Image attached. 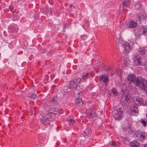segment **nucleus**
Returning <instances> with one entry per match:
<instances>
[{
	"label": "nucleus",
	"instance_id": "obj_1",
	"mask_svg": "<svg viewBox=\"0 0 147 147\" xmlns=\"http://www.w3.org/2000/svg\"><path fill=\"white\" fill-rule=\"evenodd\" d=\"M134 86L138 87L147 92V80L141 77H137L134 82Z\"/></svg>",
	"mask_w": 147,
	"mask_h": 147
},
{
	"label": "nucleus",
	"instance_id": "obj_2",
	"mask_svg": "<svg viewBox=\"0 0 147 147\" xmlns=\"http://www.w3.org/2000/svg\"><path fill=\"white\" fill-rule=\"evenodd\" d=\"M132 57L134 58L133 62L135 65L142 66L144 64L143 61V59L136 54H134L132 55Z\"/></svg>",
	"mask_w": 147,
	"mask_h": 147
},
{
	"label": "nucleus",
	"instance_id": "obj_3",
	"mask_svg": "<svg viewBox=\"0 0 147 147\" xmlns=\"http://www.w3.org/2000/svg\"><path fill=\"white\" fill-rule=\"evenodd\" d=\"M123 112L122 108L119 107L114 110L113 113L114 117L117 120L120 119L122 117Z\"/></svg>",
	"mask_w": 147,
	"mask_h": 147
},
{
	"label": "nucleus",
	"instance_id": "obj_4",
	"mask_svg": "<svg viewBox=\"0 0 147 147\" xmlns=\"http://www.w3.org/2000/svg\"><path fill=\"white\" fill-rule=\"evenodd\" d=\"M136 137L138 138L140 141H142L146 139L147 135L145 132L137 131L136 132Z\"/></svg>",
	"mask_w": 147,
	"mask_h": 147
},
{
	"label": "nucleus",
	"instance_id": "obj_5",
	"mask_svg": "<svg viewBox=\"0 0 147 147\" xmlns=\"http://www.w3.org/2000/svg\"><path fill=\"white\" fill-rule=\"evenodd\" d=\"M39 118L40 119L41 123L45 125H47L49 123V119L51 117H47V114L46 116L41 115L39 116Z\"/></svg>",
	"mask_w": 147,
	"mask_h": 147
},
{
	"label": "nucleus",
	"instance_id": "obj_6",
	"mask_svg": "<svg viewBox=\"0 0 147 147\" xmlns=\"http://www.w3.org/2000/svg\"><path fill=\"white\" fill-rule=\"evenodd\" d=\"M58 112V108H52L49 111V113L47 114V117L51 118L52 117H54L57 114Z\"/></svg>",
	"mask_w": 147,
	"mask_h": 147
},
{
	"label": "nucleus",
	"instance_id": "obj_7",
	"mask_svg": "<svg viewBox=\"0 0 147 147\" xmlns=\"http://www.w3.org/2000/svg\"><path fill=\"white\" fill-rule=\"evenodd\" d=\"M133 100L137 105H144L145 103L143 100L142 98L138 96H136L133 98Z\"/></svg>",
	"mask_w": 147,
	"mask_h": 147
},
{
	"label": "nucleus",
	"instance_id": "obj_8",
	"mask_svg": "<svg viewBox=\"0 0 147 147\" xmlns=\"http://www.w3.org/2000/svg\"><path fill=\"white\" fill-rule=\"evenodd\" d=\"M86 116L90 118H92L96 117V115L93 110L89 109L87 111Z\"/></svg>",
	"mask_w": 147,
	"mask_h": 147
},
{
	"label": "nucleus",
	"instance_id": "obj_9",
	"mask_svg": "<svg viewBox=\"0 0 147 147\" xmlns=\"http://www.w3.org/2000/svg\"><path fill=\"white\" fill-rule=\"evenodd\" d=\"M137 78V77H136L135 75L132 74H130L128 76L127 79L130 82V84H131V87H133V85H131L132 83H133V84L134 86V82Z\"/></svg>",
	"mask_w": 147,
	"mask_h": 147
},
{
	"label": "nucleus",
	"instance_id": "obj_10",
	"mask_svg": "<svg viewBox=\"0 0 147 147\" xmlns=\"http://www.w3.org/2000/svg\"><path fill=\"white\" fill-rule=\"evenodd\" d=\"M130 2L129 0H124L123 2V10L124 12H127L125 7H129L130 5Z\"/></svg>",
	"mask_w": 147,
	"mask_h": 147
},
{
	"label": "nucleus",
	"instance_id": "obj_11",
	"mask_svg": "<svg viewBox=\"0 0 147 147\" xmlns=\"http://www.w3.org/2000/svg\"><path fill=\"white\" fill-rule=\"evenodd\" d=\"M77 85L75 81L73 80L70 81L68 86L69 88L71 89H75Z\"/></svg>",
	"mask_w": 147,
	"mask_h": 147
},
{
	"label": "nucleus",
	"instance_id": "obj_12",
	"mask_svg": "<svg viewBox=\"0 0 147 147\" xmlns=\"http://www.w3.org/2000/svg\"><path fill=\"white\" fill-rule=\"evenodd\" d=\"M138 111L137 107L135 106H133L131 108V113L132 115L136 116V114L138 113Z\"/></svg>",
	"mask_w": 147,
	"mask_h": 147
},
{
	"label": "nucleus",
	"instance_id": "obj_13",
	"mask_svg": "<svg viewBox=\"0 0 147 147\" xmlns=\"http://www.w3.org/2000/svg\"><path fill=\"white\" fill-rule=\"evenodd\" d=\"M137 26V23L133 21H130L127 24V27L129 28H134Z\"/></svg>",
	"mask_w": 147,
	"mask_h": 147
},
{
	"label": "nucleus",
	"instance_id": "obj_14",
	"mask_svg": "<svg viewBox=\"0 0 147 147\" xmlns=\"http://www.w3.org/2000/svg\"><path fill=\"white\" fill-rule=\"evenodd\" d=\"M123 47L124 48L125 51L127 53L131 50L130 45L127 42L124 43L123 44Z\"/></svg>",
	"mask_w": 147,
	"mask_h": 147
},
{
	"label": "nucleus",
	"instance_id": "obj_15",
	"mask_svg": "<svg viewBox=\"0 0 147 147\" xmlns=\"http://www.w3.org/2000/svg\"><path fill=\"white\" fill-rule=\"evenodd\" d=\"M99 80L100 81L102 80L103 82L105 83L106 85H107L108 82L109 81V77L107 76H102L101 77L100 76L99 78Z\"/></svg>",
	"mask_w": 147,
	"mask_h": 147
},
{
	"label": "nucleus",
	"instance_id": "obj_16",
	"mask_svg": "<svg viewBox=\"0 0 147 147\" xmlns=\"http://www.w3.org/2000/svg\"><path fill=\"white\" fill-rule=\"evenodd\" d=\"M131 147H140V143L137 141L134 140L131 142L130 144Z\"/></svg>",
	"mask_w": 147,
	"mask_h": 147
},
{
	"label": "nucleus",
	"instance_id": "obj_17",
	"mask_svg": "<svg viewBox=\"0 0 147 147\" xmlns=\"http://www.w3.org/2000/svg\"><path fill=\"white\" fill-rule=\"evenodd\" d=\"M138 51L141 55H143L146 53L147 51V49L145 47L139 48L138 49Z\"/></svg>",
	"mask_w": 147,
	"mask_h": 147
},
{
	"label": "nucleus",
	"instance_id": "obj_18",
	"mask_svg": "<svg viewBox=\"0 0 147 147\" xmlns=\"http://www.w3.org/2000/svg\"><path fill=\"white\" fill-rule=\"evenodd\" d=\"M90 76H91L90 73L85 72L83 73L82 78L84 80H86L88 78H90Z\"/></svg>",
	"mask_w": 147,
	"mask_h": 147
},
{
	"label": "nucleus",
	"instance_id": "obj_19",
	"mask_svg": "<svg viewBox=\"0 0 147 147\" xmlns=\"http://www.w3.org/2000/svg\"><path fill=\"white\" fill-rule=\"evenodd\" d=\"M75 103L78 105H82L83 104L82 99L80 98H78V97L76 98L75 100Z\"/></svg>",
	"mask_w": 147,
	"mask_h": 147
},
{
	"label": "nucleus",
	"instance_id": "obj_20",
	"mask_svg": "<svg viewBox=\"0 0 147 147\" xmlns=\"http://www.w3.org/2000/svg\"><path fill=\"white\" fill-rule=\"evenodd\" d=\"M140 31L142 34L147 36V26L142 27Z\"/></svg>",
	"mask_w": 147,
	"mask_h": 147
},
{
	"label": "nucleus",
	"instance_id": "obj_21",
	"mask_svg": "<svg viewBox=\"0 0 147 147\" xmlns=\"http://www.w3.org/2000/svg\"><path fill=\"white\" fill-rule=\"evenodd\" d=\"M141 2L140 1L137 2L135 5V8L137 9L141 8L142 6L141 4Z\"/></svg>",
	"mask_w": 147,
	"mask_h": 147
},
{
	"label": "nucleus",
	"instance_id": "obj_22",
	"mask_svg": "<svg viewBox=\"0 0 147 147\" xmlns=\"http://www.w3.org/2000/svg\"><path fill=\"white\" fill-rule=\"evenodd\" d=\"M108 146L111 147H117V146L115 142L113 141L110 142L108 144Z\"/></svg>",
	"mask_w": 147,
	"mask_h": 147
},
{
	"label": "nucleus",
	"instance_id": "obj_23",
	"mask_svg": "<svg viewBox=\"0 0 147 147\" xmlns=\"http://www.w3.org/2000/svg\"><path fill=\"white\" fill-rule=\"evenodd\" d=\"M67 121L69 122V124L71 125H74V123H75V121L73 119L68 118Z\"/></svg>",
	"mask_w": 147,
	"mask_h": 147
},
{
	"label": "nucleus",
	"instance_id": "obj_24",
	"mask_svg": "<svg viewBox=\"0 0 147 147\" xmlns=\"http://www.w3.org/2000/svg\"><path fill=\"white\" fill-rule=\"evenodd\" d=\"M90 25V23L89 21H86L84 23L83 27L85 29H87Z\"/></svg>",
	"mask_w": 147,
	"mask_h": 147
},
{
	"label": "nucleus",
	"instance_id": "obj_25",
	"mask_svg": "<svg viewBox=\"0 0 147 147\" xmlns=\"http://www.w3.org/2000/svg\"><path fill=\"white\" fill-rule=\"evenodd\" d=\"M112 92L113 95L115 96H117L118 94L117 89L115 88H113L112 90Z\"/></svg>",
	"mask_w": 147,
	"mask_h": 147
},
{
	"label": "nucleus",
	"instance_id": "obj_26",
	"mask_svg": "<svg viewBox=\"0 0 147 147\" xmlns=\"http://www.w3.org/2000/svg\"><path fill=\"white\" fill-rule=\"evenodd\" d=\"M57 100V97L55 96L53 97L51 99H50V102H51L53 103H55L56 101Z\"/></svg>",
	"mask_w": 147,
	"mask_h": 147
},
{
	"label": "nucleus",
	"instance_id": "obj_27",
	"mask_svg": "<svg viewBox=\"0 0 147 147\" xmlns=\"http://www.w3.org/2000/svg\"><path fill=\"white\" fill-rule=\"evenodd\" d=\"M88 37V36L87 35L83 34L80 36V38L81 39L83 40H85Z\"/></svg>",
	"mask_w": 147,
	"mask_h": 147
},
{
	"label": "nucleus",
	"instance_id": "obj_28",
	"mask_svg": "<svg viewBox=\"0 0 147 147\" xmlns=\"http://www.w3.org/2000/svg\"><path fill=\"white\" fill-rule=\"evenodd\" d=\"M132 129V127L131 126L129 125L127 127H126L125 128V131L127 132H129L130 131H131Z\"/></svg>",
	"mask_w": 147,
	"mask_h": 147
},
{
	"label": "nucleus",
	"instance_id": "obj_29",
	"mask_svg": "<svg viewBox=\"0 0 147 147\" xmlns=\"http://www.w3.org/2000/svg\"><path fill=\"white\" fill-rule=\"evenodd\" d=\"M125 98V99L126 100V101L127 102L128 100H129L130 98V96L128 94H123Z\"/></svg>",
	"mask_w": 147,
	"mask_h": 147
},
{
	"label": "nucleus",
	"instance_id": "obj_30",
	"mask_svg": "<svg viewBox=\"0 0 147 147\" xmlns=\"http://www.w3.org/2000/svg\"><path fill=\"white\" fill-rule=\"evenodd\" d=\"M73 80L75 81V83L78 85L80 83L81 80V78H78L76 79H74Z\"/></svg>",
	"mask_w": 147,
	"mask_h": 147
},
{
	"label": "nucleus",
	"instance_id": "obj_31",
	"mask_svg": "<svg viewBox=\"0 0 147 147\" xmlns=\"http://www.w3.org/2000/svg\"><path fill=\"white\" fill-rule=\"evenodd\" d=\"M121 102H123V103H125L126 100L125 98V96L124 95H122L121 98Z\"/></svg>",
	"mask_w": 147,
	"mask_h": 147
},
{
	"label": "nucleus",
	"instance_id": "obj_32",
	"mask_svg": "<svg viewBox=\"0 0 147 147\" xmlns=\"http://www.w3.org/2000/svg\"><path fill=\"white\" fill-rule=\"evenodd\" d=\"M9 31L12 32H13L14 31H15L16 30V28L11 26L9 27Z\"/></svg>",
	"mask_w": 147,
	"mask_h": 147
},
{
	"label": "nucleus",
	"instance_id": "obj_33",
	"mask_svg": "<svg viewBox=\"0 0 147 147\" xmlns=\"http://www.w3.org/2000/svg\"><path fill=\"white\" fill-rule=\"evenodd\" d=\"M37 97V95L35 93H32L31 95V98L32 99H33Z\"/></svg>",
	"mask_w": 147,
	"mask_h": 147
},
{
	"label": "nucleus",
	"instance_id": "obj_34",
	"mask_svg": "<svg viewBox=\"0 0 147 147\" xmlns=\"http://www.w3.org/2000/svg\"><path fill=\"white\" fill-rule=\"evenodd\" d=\"M13 17V20L16 21L17 20H18L19 19V16L18 15L14 16Z\"/></svg>",
	"mask_w": 147,
	"mask_h": 147
},
{
	"label": "nucleus",
	"instance_id": "obj_35",
	"mask_svg": "<svg viewBox=\"0 0 147 147\" xmlns=\"http://www.w3.org/2000/svg\"><path fill=\"white\" fill-rule=\"evenodd\" d=\"M105 70L106 71H108V74H109H109H111V72L112 71V69H110L109 67H108L107 69H105Z\"/></svg>",
	"mask_w": 147,
	"mask_h": 147
},
{
	"label": "nucleus",
	"instance_id": "obj_36",
	"mask_svg": "<svg viewBox=\"0 0 147 147\" xmlns=\"http://www.w3.org/2000/svg\"><path fill=\"white\" fill-rule=\"evenodd\" d=\"M141 123L143 124V125L144 126V127H145L146 126V125H147V124H146V121L144 120L143 119L141 121Z\"/></svg>",
	"mask_w": 147,
	"mask_h": 147
},
{
	"label": "nucleus",
	"instance_id": "obj_37",
	"mask_svg": "<svg viewBox=\"0 0 147 147\" xmlns=\"http://www.w3.org/2000/svg\"><path fill=\"white\" fill-rule=\"evenodd\" d=\"M121 89H122L123 91L125 90L126 89V87L124 85H121Z\"/></svg>",
	"mask_w": 147,
	"mask_h": 147
},
{
	"label": "nucleus",
	"instance_id": "obj_38",
	"mask_svg": "<svg viewBox=\"0 0 147 147\" xmlns=\"http://www.w3.org/2000/svg\"><path fill=\"white\" fill-rule=\"evenodd\" d=\"M141 14H139L137 16V18L138 20H140L141 17Z\"/></svg>",
	"mask_w": 147,
	"mask_h": 147
},
{
	"label": "nucleus",
	"instance_id": "obj_39",
	"mask_svg": "<svg viewBox=\"0 0 147 147\" xmlns=\"http://www.w3.org/2000/svg\"><path fill=\"white\" fill-rule=\"evenodd\" d=\"M141 147H147V144H146L144 145H142Z\"/></svg>",
	"mask_w": 147,
	"mask_h": 147
},
{
	"label": "nucleus",
	"instance_id": "obj_40",
	"mask_svg": "<svg viewBox=\"0 0 147 147\" xmlns=\"http://www.w3.org/2000/svg\"><path fill=\"white\" fill-rule=\"evenodd\" d=\"M70 7H73L74 8H75V7L74 6L72 5L71 4L70 5Z\"/></svg>",
	"mask_w": 147,
	"mask_h": 147
},
{
	"label": "nucleus",
	"instance_id": "obj_41",
	"mask_svg": "<svg viewBox=\"0 0 147 147\" xmlns=\"http://www.w3.org/2000/svg\"><path fill=\"white\" fill-rule=\"evenodd\" d=\"M50 11H51L50 12V13L51 14H52V9L50 8Z\"/></svg>",
	"mask_w": 147,
	"mask_h": 147
},
{
	"label": "nucleus",
	"instance_id": "obj_42",
	"mask_svg": "<svg viewBox=\"0 0 147 147\" xmlns=\"http://www.w3.org/2000/svg\"><path fill=\"white\" fill-rule=\"evenodd\" d=\"M125 139V141L124 142V143H125V142H127L128 141L127 140V139L126 138H124Z\"/></svg>",
	"mask_w": 147,
	"mask_h": 147
},
{
	"label": "nucleus",
	"instance_id": "obj_43",
	"mask_svg": "<svg viewBox=\"0 0 147 147\" xmlns=\"http://www.w3.org/2000/svg\"><path fill=\"white\" fill-rule=\"evenodd\" d=\"M87 131H88V129H86V130L85 131H84V132L86 134V133H88Z\"/></svg>",
	"mask_w": 147,
	"mask_h": 147
},
{
	"label": "nucleus",
	"instance_id": "obj_44",
	"mask_svg": "<svg viewBox=\"0 0 147 147\" xmlns=\"http://www.w3.org/2000/svg\"><path fill=\"white\" fill-rule=\"evenodd\" d=\"M113 74H112L111 75H113Z\"/></svg>",
	"mask_w": 147,
	"mask_h": 147
},
{
	"label": "nucleus",
	"instance_id": "obj_45",
	"mask_svg": "<svg viewBox=\"0 0 147 147\" xmlns=\"http://www.w3.org/2000/svg\"><path fill=\"white\" fill-rule=\"evenodd\" d=\"M10 9V11H11V9Z\"/></svg>",
	"mask_w": 147,
	"mask_h": 147
}]
</instances>
